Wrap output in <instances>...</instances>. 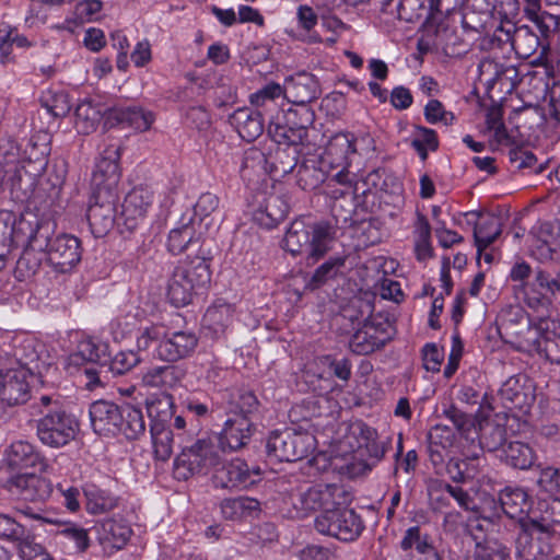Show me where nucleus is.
<instances>
[{"label": "nucleus", "instance_id": "f257e3e1", "mask_svg": "<svg viewBox=\"0 0 560 560\" xmlns=\"http://www.w3.org/2000/svg\"><path fill=\"white\" fill-rule=\"evenodd\" d=\"M66 362L70 373L82 370L86 378V388L93 390L106 384L109 373L115 376L126 374L140 362V359L133 351H119L112 358L107 343L85 338L78 342Z\"/></svg>", "mask_w": 560, "mask_h": 560}, {"label": "nucleus", "instance_id": "f03ea898", "mask_svg": "<svg viewBox=\"0 0 560 560\" xmlns=\"http://www.w3.org/2000/svg\"><path fill=\"white\" fill-rule=\"evenodd\" d=\"M31 415L38 416L36 434L50 447H61L71 442L79 431L77 418L62 406L59 396L42 395L32 405Z\"/></svg>", "mask_w": 560, "mask_h": 560}, {"label": "nucleus", "instance_id": "7ed1b4c3", "mask_svg": "<svg viewBox=\"0 0 560 560\" xmlns=\"http://www.w3.org/2000/svg\"><path fill=\"white\" fill-rule=\"evenodd\" d=\"M338 219L335 221H318L306 223L304 220H295L287 230L283 248L292 256L305 254L308 266L318 260L332 248L337 238Z\"/></svg>", "mask_w": 560, "mask_h": 560}, {"label": "nucleus", "instance_id": "20e7f679", "mask_svg": "<svg viewBox=\"0 0 560 560\" xmlns=\"http://www.w3.org/2000/svg\"><path fill=\"white\" fill-rule=\"evenodd\" d=\"M27 245L38 252H45L54 269L66 273L72 270L81 260V242L70 234L51 236L52 228L48 222L28 224Z\"/></svg>", "mask_w": 560, "mask_h": 560}, {"label": "nucleus", "instance_id": "39448f33", "mask_svg": "<svg viewBox=\"0 0 560 560\" xmlns=\"http://www.w3.org/2000/svg\"><path fill=\"white\" fill-rule=\"evenodd\" d=\"M210 281L209 259L203 256L188 257L173 267L167 281V296L174 306H186Z\"/></svg>", "mask_w": 560, "mask_h": 560}, {"label": "nucleus", "instance_id": "423d86ee", "mask_svg": "<svg viewBox=\"0 0 560 560\" xmlns=\"http://www.w3.org/2000/svg\"><path fill=\"white\" fill-rule=\"evenodd\" d=\"M443 416L448 419L460 434L463 459L454 464L457 475L453 476L456 482L472 479L485 466L486 459L479 444H476L478 431L475 419L459 410L455 405L443 409Z\"/></svg>", "mask_w": 560, "mask_h": 560}, {"label": "nucleus", "instance_id": "0eeeda50", "mask_svg": "<svg viewBox=\"0 0 560 560\" xmlns=\"http://www.w3.org/2000/svg\"><path fill=\"white\" fill-rule=\"evenodd\" d=\"M220 464V450L212 438H202L185 446L174 462V476L187 480L195 475H206Z\"/></svg>", "mask_w": 560, "mask_h": 560}, {"label": "nucleus", "instance_id": "6e6552de", "mask_svg": "<svg viewBox=\"0 0 560 560\" xmlns=\"http://www.w3.org/2000/svg\"><path fill=\"white\" fill-rule=\"evenodd\" d=\"M14 355L20 364L18 369H7L0 381V402L8 406L24 404L30 398L28 376L37 365L32 366L37 361V354L32 352L26 355H20L16 350Z\"/></svg>", "mask_w": 560, "mask_h": 560}, {"label": "nucleus", "instance_id": "1a4fd4ad", "mask_svg": "<svg viewBox=\"0 0 560 560\" xmlns=\"http://www.w3.org/2000/svg\"><path fill=\"white\" fill-rule=\"evenodd\" d=\"M315 529L342 541H353L363 532L361 516L352 509L338 506L335 511L320 513L314 521Z\"/></svg>", "mask_w": 560, "mask_h": 560}, {"label": "nucleus", "instance_id": "9d476101", "mask_svg": "<svg viewBox=\"0 0 560 560\" xmlns=\"http://www.w3.org/2000/svg\"><path fill=\"white\" fill-rule=\"evenodd\" d=\"M314 438L292 429L272 431L267 440V454L279 462H295L308 455Z\"/></svg>", "mask_w": 560, "mask_h": 560}, {"label": "nucleus", "instance_id": "9b49d317", "mask_svg": "<svg viewBox=\"0 0 560 560\" xmlns=\"http://www.w3.org/2000/svg\"><path fill=\"white\" fill-rule=\"evenodd\" d=\"M500 510L511 520H515L520 527L518 544H523L526 536V525L532 518L533 500L527 490L520 486H506L499 492Z\"/></svg>", "mask_w": 560, "mask_h": 560}, {"label": "nucleus", "instance_id": "f8f14e48", "mask_svg": "<svg viewBox=\"0 0 560 560\" xmlns=\"http://www.w3.org/2000/svg\"><path fill=\"white\" fill-rule=\"evenodd\" d=\"M528 345L551 363L560 364V323L541 318L535 326H528Z\"/></svg>", "mask_w": 560, "mask_h": 560}, {"label": "nucleus", "instance_id": "ddd939ff", "mask_svg": "<svg viewBox=\"0 0 560 560\" xmlns=\"http://www.w3.org/2000/svg\"><path fill=\"white\" fill-rule=\"evenodd\" d=\"M354 136L349 132H341L335 135L329 141L326 148V154L328 159L332 161V164H328V167H341L339 172L334 174L330 182H335L339 185L351 187L353 184V176L347 171L350 162L349 156L357 152L354 145Z\"/></svg>", "mask_w": 560, "mask_h": 560}, {"label": "nucleus", "instance_id": "4468645a", "mask_svg": "<svg viewBox=\"0 0 560 560\" xmlns=\"http://www.w3.org/2000/svg\"><path fill=\"white\" fill-rule=\"evenodd\" d=\"M555 525H560V499L538 501L527 522L524 544H529L534 538L540 540L549 537Z\"/></svg>", "mask_w": 560, "mask_h": 560}, {"label": "nucleus", "instance_id": "2eb2a0df", "mask_svg": "<svg viewBox=\"0 0 560 560\" xmlns=\"http://www.w3.org/2000/svg\"><path fill=\"white\" fill-rule=\"evenodd\" d=\"M94 201L90 205L86 218L94 233L104 234L109 231L115 222L117 212V194L115 190L96 188Z\"/></svg>", "mask_w": 560, "mask_h": 560}, {"label": "nucleus", "instance_id": "dca6fc26", "mask_svg": "<svg viewBox=\"0 0 560 560\" xmlns=\"http://www.w3.org/2000/svg\"><path fill=\"white\" fill-rule=\"evenodd\" d=\"M524 298L530 308L547 307L560 295L558 273L552 277L541 268H536L533 279L524 285Z\"/></svg>", "mask_w": 560, "mask_h": 560}, {"label": "nucleus", "instance_id": "f3484780", "mask_svg": "<svg viewBox=\"0 0 560 560\" xmlns=\"http://www.w3.org/2000/svg\"><path fill=\"white\" fill-rule=\"evenodd\" d=\"M197 345L198 337L192 331L178 330L168 335L163 331V338L152 354L162 361L176 362L192 354Z\"/></svg>", "mask_w": 560, "mask_h": 560}, {"label": "nucleus", "instance_id": "a211bd4d", "mask_svg": "<svg viewBox=\"0 0 560 560\" xmlns=\"http://www.w3.org/2000/svg\"><path fill=\"white\" fill-rule=\"evenodd\" d=\"M352 433L361 436L354 458L362 462L360 471L368 472L382 460L386 452V446L383 442L375 440V430L364 423L353 425Z\"/></svg>", "mask_w": 560, "mask_h": 560}, {"label": "nucleus", "instance_id": "6ab92c4d", "mask_svg": "<svg viewBox=\"0 0 560 560\" xmlns=\"http://www.w3.org/2000/svg\"><path fill=\"white\" fill-rule=\"evenodd\" d=\"M120 147L117 142L107 144L96 160L93 178L97 188L114 190L118 183Z\"/></svg>", "mask_w": 560, "mask_h": 560}, {"label": "nucleus", "instance_id": "aec40b11", "mask_svg": "<svg viewBox=\"0 0 560 560\" xmlns=\"http://www.w3.org/2000/svg\"><path fill=\"white\" fill-rule=\"evenodd\" d=\"M506 408L526 410L535 401L534 385L525 375L518 374L508 378L499 390Z\"/></svg>", "mask_w": 560, "mask_h": 560}, {"label": "nucleus", "instance_id": "412c9836", "mask_svg": "<svg viewBox=\"0 0 560 560\" xmlns=\"http://www.w3.org/2000/svg\"><path fill=\"white\" fill-rule=\"evenodd\" d=\"M9 490L24 501H44L51 491V483L34 472L18 474L9 480Z\"/></svg>", "mask_w": 560, "mask_h": 560}, {"label": "nucleus", "instance_id": "4be33fe9", "mask_svg": "<svg viewBox=\"0 0 560 560\" xmlns=\"http://www.w3.org/2000/svg\"><path fill=\"white\" fill-rule=\"evenodd\" d=\"M328 164L332 161L328 155L312 154L302 160L298 165L296 184L306 191L318 188L328 178Z\"/></svg>", "mask_w": 560, "mask_h": 560}, {"label": "nucleus", "instance_id": "5701e85b", "mask_svg": "<svg viewBox=\"0 0 560 560\" xmlns=\"http://www.w3.org/2000/svg\"><path fill=\"white\" fill-rule=\"evenodd\" d=\"M258 474V470L250 471L244 460L234 459L215 469L213 483L222 489H244L255 483L254 475Z\"/></svg>", "mask_w": 560, "mask_h": 560}, {"label": "nucleus", "instance_id": "b1692460", "mask_svg": "<svg viewBox=\"0 0 560 560\" xmlns=\"http://www.w3.org/2000/svg\"><path fill=\"white\" fill-rule=\"evenodd\" d=\"M389 340L388 334L382 325H375L373 322H364L350 338V350L359 355H368L383 348Z\"/></svg>", "mask_w": 560, "mask_h": 560}, {"label": "nucleus", "instance_id": "393cba45", "mask_svg": "<svg viewBox=\"0 0 560 560\" xmlns=\"http://www.w3.org/2000/svg\"><path fill=\"white\" fill-rule=\"evenodd\" d=\"M282 88L285 90L284 97L298 106H307L320 94L317 79L306 72L289 78Z\"/></svg>", "mask_w": 560, "mask_h": 560}, {"label": "nucleus", "instance_id": "a878e982", "mask_svg": "<svg viewBox=\"0 0 560 560\" xmlns=\"http://www.w3.org/2000/svg\"><path fill=\"white\" fill-rule=\"evenodd\" d=\"M153 196L148 188L136 187L127 194L121 205V219L128 230L137 228L140 221H142L151 207Z\"/></svg>", "mask_w": 560, "mask_h": 560}, {"label": "nucleus", "instance_id": "bb28decb", "mask_svg": "<svg viewBox=\"0 0 560 560\" xmlns=\"http://www.w3.org/2000/svg\"><path fill=\"white\" fill-rule=\"evenodd\" d=\"M202 231L197 221L184 214L178 225L172 229L167 237V249L173 255H179L190 247L200 245Z\"/></svg>", "mask_w": 560, "mask_h": 560}, {"label": "nucleus", "instance_id": "cd10ccee", "mask_svg": "<svg viewBox=\"0 0 560 560\" xmlns=\"http://www.w3.org/2000/svg\"><path fill=\"white\" fill-rule=\"evenodd\" d=\"M252 421L246 417L229 418L219 436L212 438L221 451H237L250 439Z\"/></svg>", "mask_w": 560, "mask_h": 560}, {"label": "nucleus", "instance_id": "c85d7f7f", "mask_svg": "<svg viewBox=\"0 0 560 560\" xmlns=\"http://www.w3.org/2000/svg\"><path fill=\"white\" fill-rule=\"evenodd\" d=\"M121 406L112 401L97 400L90 406L91 424L95 433L101 435L118 434Z\"/></svg>", "mask_w": 560, "mask_h": 560}, {"label": "nucleus", "instance_id": "c756f323", "mask_svg": "<svg viewBox=\"0 0 560 560\" xmlns=\"http://www.w3.org/2000/svg\"><path fill=\"white\" fill-rule=\"evenodd\" d=\"M230 122L238 136L247 142H252L261 136L265 128L262 112L249 107L236 109L230 116Z\"/></svg>", "mask_w": 560, "mask_h": 560}, {"label": "nucleus", "instance_id": "7c9ffc66", "mask_svg": "<svg viewBox=\"0 0 560 560\" xmlns=\"http://www.w3.org/2000/svg\"><path fill=\"white\" fill-rule=\"evenodd\" d=\"M5 457L11 468L26 469L38 467L43 469L46 466L40 453L33 444L26 441L13 442L7 450Z\"/></svg>", "mask_w": 560, "mask_h": 560}, {"label": "nucleus", "instance_id": "2f4dec72", "mask_svg": "<svg viewBox=\"0 0 560 560\" xmlns=\"http://www.w3.org/2000/svg\"><path fill=\"white\" fill-rule=\"evenodd\" d=\"M500 459L514 469L527 470L536 462L533 447L524 442L512 441L501 450Z\"/></svg>", "mask_w": 560, "mask_h": 560}, {"label": "nucleus", "instance_id": "473e14b6", "mask_svg": "<svg viewBox=\"0 0 560 560\" xmlns=\"http://www.w3.org/2000/svg\"><path fill=\"white\" fill-rule=\"evenodd\" d=\"M110 118L137 131L148 130L155 119L152 112L139 106L115 107L110 110Z\"/></svg>", "mask_w": 560, "mask_h": 560}, {"label": "nucleus", "instance_id": "72a5a7b5", "mask_svg": "<svg viewBox=\"0 0 560 560\" xmlns=\"http://www.w3.org/2000/svg\"><path fill=\"white\" fill-rule=\"evenodd\" d=\"M268 133L275 142L280 145H287L285 149L289 150H300V145L303 147L308 143V135L306 131L299 129V127L293 126L285 120L283 124L270 122L268 127Z\"/></svg>", "mask_w": 560, "mask_h": 560}, {"label": "nucleus", "instance_id": "f704fd0d", "mask_svg": "<svg viewBox=\"0 0 560 560\" xmlns=\"http://www.w3.org/2000/svg\"><path fill=\"white\" fill-rule=\"evenodd\" d=\"M85 508L90 514H103L118 505V497L94 483H86L83 488Z\"/></svg>", "mask_w": 560, "mask_h": 560}, {"label": "nucleus", "instance_id": "c9c22d12", "mask_svg": "<svg viewBox=\"0 0 560 560\" xmlns=\"http://www.w3.org/2000/svg\"><path fill=\"white\" fill-rule=\"evenodd\" d=\"M289 213V205L284 198L272 195L266 199L265 206L255 212V220L266 229H272L282 222Z\"/></svg>", "mask_w": 560, "mask_h": 560}, {"label": "nucleus", "instance_id": "e433bc0d", "mask_svg": "<svg viewBox=\"0 0 560 560\" xmlns=\"http://www.w3.org/2000/svg\"><path fill=\"white\" fill-rule=\"evenodd\" d=\"M118 433L128 440H136L145 432V420L140 407L129 404L121 405Z\"/></svg>", "mask_w": 560, "mask_h": 560}, {"label": "nucleus", "instance_id": "4c0bfd02", "mask_svg": "<svg viewBox=\"0 0 560 560\" xmlns=\"http://www.w3.org/2000/svg\"><path fill=\"white\" fill-rule=\"evenodd\" d=\"M220 509L225 520L241 521L257 515L260 511V503L253 498L240 497L224 499L220 503Z\"/></svg>", "mask_w": 560, "mask_h": 560}, {"label": "nucleus", "instance_id": "58836bf2", "mask_svg": "<svg viewBox=\"0 0 560 560\" xmlns=\"http://www.w3.org/2000/svg\"><path fill=\"white\" fill-rule=\"evenodd\" d=\"M454 443V432L443 425H435L429 433L428 451L434 465L442 464Z\"/></svg>", "mask_w": 560, "mask_h": 560}, {"label": "nucleus", "instance_id": "ea45409f", "mask_svg": "<svg viewBox=\"0 0 560 560\" xmlns=\"http://www.w3.org/2000/svg\"><path fill=\"white\" fill-rule=\"evenodd\" d=\"M284 93L285 90H283L282 85L277 82H269L250 94L249 103L255 107V110L269 115L277 109V100L284 97Z\"/></svg>", "mask_w": 560, "mask_h": 560}, {"label": "nucleus", "instance_id": "a19ab883", "mask_svg": "<svg viewBox=\"0 0 560 560\" xmlns=\"http://www.w3.org/2000/svg\"><path fill=\"white\" fill-rule=\"evenodd\" d=\"M183 372L175 365L154 366L149 369L142 376L145 386L158 388H173L182 380Z\"/></svg>", "mask_w": 560, "mask_h": 560}, {"label": "nucleus", "instance_id": "79ce46f5", "mask_svg": "<svg viewBox=\"0 0 560 560\" xmlns=\"http://www.w3.org/2000/svg\"><path fill=\"white\" fill-rule=\"evenodd\" d=\"M539 47H541L542 52L547 49V45L529 26H517V31H515L514 34L512 49L518 57L527 59L532 57Z\"/></svg>", "mask_w": 560, "mask_h": 560}, {"label": "nucleus", "instance_id": "37998d69", "mask_svg": "<svg viewBox=\"0 0 560 560\" xmlns=\"http://www.w3.org/2000/svg\"><path fill=\"white\" fill-rule=\"evenodd\" d=\"M478 439L476 444H479L482 453L485 451L494 452L500 451L505 446L506 430L503 425L494 422H486L477 425Z\"/></svg>", "mask_w": 560, "mask_h": 560}, {"label": "nucleus", "instance_id": "c03bdc74", "mask_svg": "<svg viewBox=\"0 0 560 560\" xmlns=\"http://www.w3.org/2000/svg\"><path fill=\"white\" fill-rule=\"evenodd\" d=\"M233 313L232 305L218 302L207 308L202 318V325L218 335L223 332L232 323Z\"/></svg>", "mask_w": 560, "mask_h": 560}, {"label": "nucleus", "instance_id": "a18cd8bd", "mask_svg": "<svg viewBox=\"0 0 560 560\" xmlns=\"http://www.w3.org/2000/svg\"><path fill=\"white\" fill-rule=\"evenodd\" d=\"M228 405L229 412L233 413L234 418L246 417L249 419V416L258 410L259 401L253 392L237 388L231 392Z\"/></svg>", "mask_w": 560, "mask_h": 560}, {"label": "nucleus", "instance_id": "49530a36", "mask_svg": "<svg viewBox=\"0 0 560 560\" xmlns=\"http://www.w3.org/2000/svg\"><path fill=\"white\" fill-rule=\"evenodd\" d=\"M501 234L499 218L493 215L481 217L475 222L474 237L478 252H482Z\"/></svg>", "mask_w": 560, "mask_h": 560}, {"label": "nucleus", "instance_id": "de8ad7c7", "mask_svg": "<svg viewBox=\"0 0 560 560\" xmlns=\"http://www.w3.org/2000/svg\"><path fill=\"white\" fill-rule=\"evenodd\" d=\"M131 529L122 522L105 520L100 526V539L113 548L120 549L129 540Z\"/></svg>", "mask_w": 560, "mask_h": 560}, {"label": "nucleus", "instance_id": "09e8293b", "mask_svg": "<svg viewBox=\"0 0 560 560\" xmlns=\"http://www.w3.org/2000/svg\"><path fill=\"white\" fill-rule=\"evenodd\" d=\"M477 377H479L477 370H469L462 375L456 396L460 402L475 406L482 401L485 397L483 387L478 383Z\"/></svg>", "mask_w": 560, "mask_h": 560}, {"label": "nucleus", "instance_id": "8fccbe9b", "mask_svg": "<svg viewBox=\"0 0 560 560\" xmlns=\"http://www.w3.org/2000/svg\"><path fill=\"white\" fill-rule=\"evenodd\" d=\"M399 545L404 551L415 549V551L410 552L413 555H424L435 550L429 534L423 533L417 525L405 530Z\"/></svg>", "mask_w": 560, "mask_h": 560}, {"label": "nucleus", "instance_id": "3c124183", "mask_svg": "<svg viewBox=\"0 0 560 560\" xmlns=\"http://www.w3.org/2000/svg\"><path fill=\"white\" fill-rule=\"evenodd\" d=\"M147 411L151 424L161 423L167 425L174 416V400L168 394H162L147 401Z\"/></svg>", "mask_w": 560, "mask_h": 560}, {"label": "nucleus", "instance_id": "603ef678", "mask_svg": "<svg viewBox=\"0 0 560 560\" xmlns=\"http://www.w3.org/2000/svg\"><path fill=\"white\" fill-rule=\"evenodd\" d=\"M75 128L79 132H93L102 119V114L90 101L81 102L74 112Z\"/></svg>", "mask_w": 560, "mask_h": 560}, {"label": "nucleus", "instance_id": "864d4df0", "mask_svg": "<svg viewBox=\"0 0 560 560\" xmlns=\"http://www.w3.org/2000/svg\"><path fill=\"white\" fill-rule=\"evenodd\" d=\"M508 10L504 12V20L501 21V24L494 30L492 36V43H498V46L510 45L514 42V34L517 31V26L509 20V15H516L518 11L517 1L516 0H506Z\"/></svg>", "mask_w": 560, "mask_h": 560}, {"label": "nucleus", "instance_id": "5fc2aeb1", "mask_svg": "<svg viewBox=\"0 0 560 560\" xmlns=\"http://www.w3.org/2000/svg\"><path fill=\"white\" fill-rule=\"evenodd\" d=\"M155 457L160 460H167L172 455L173 433L167 425L161 423L150 424Z\"/></svg>", "mask_w": 560, "mask_h": 560}, {"label": "nucleus", "instance_id": "6e6d98bb", "mask_svg": "<svg viewBox=\"0 0 560 560\" xmlns=\"http://www.w3.org/2000/svg\"><path fill=\"white\" fill-rule=\"evenodd\" d=\"M345 265V258L336 256L330 257L320 266H318L312 275L308 287L311 289H317L325 284L328 280L337 276L339 269Z\"/></svg>", "mask_w": 560, "mask_h": 560}, {"label": "nucleus", "instance_id": "4d7b16f0", "mask_svg": "<svg viewBox=\"0 0 560 560\" xmlns=\"http://www.w3.org/2000/svg\"><path fill=\"white\" fill-rule=\"evenodd\" d=\"M56 535L73 541L77 552H85L90 547L88 529L75 523L67 522L60 524Z\"/></svg>", "mask_w": 560, "mask_h": 560}, {"label": "nucleus", "instance_id": "13d9d810", "mask_svg": "<svg viewBox=\"0 0 560 560\" xmlns=\"http://www.w3.org/2000/svg\"><path fill=\"white\" fill-rule=\"evenodd\" d=\"M15 545L21 560H54L46 549L35 541L28 530Z\"/></svg>", "mask_w": 560, "mask_h": 560}, {"label": "nucleus", "instance_id": "bf43d9fd", "mask_svg": "<svg viewBox=\"0 0 560 560\" xmlns=\"http://www.w3.org/2000/svg\"><path fill=\"white\" fill-rule=\"evenodd\" d=\"M301 150H289L285 148H278L275 152L273 161L271 162V172L284 177L298 167L299 155Z\"/></svg>", "mask_w": 560, "mask_h": 560}, {"label": "nucleus", "instance_id": "052dcab7", "mask_svg": "<svg viewBox=\"0 0 560 560\" xmlns=\"http://www.w3.org/2000/svg\"><path fill=\"white\" fill-rule=\"evenodd\" d=\"M411 147L418 152L422 160H425L428 150L435 151L439 148L436 132L433 129L417 126L411 140Z\"/></svg>", "mask_w": 560, "mask_h": 560}, {"label": "nucleus", "instance_id": "680f3d73", "mask_svg": "<svg viewBox=\"0 0 560 560\" xmlns=\"http://www.w3.org/2000/svg\"><path fill=\"white\" fill-rule=\"evenodd\" d=\"M472 560H510V550L498 542H477Z\"/></svg>", "mask_w": 560, "mask_h": 560}, {"label": "nucleus", "instance_id": "e2e57ef3", "mask_svg": "<svg viewBox=\"0 0 560 560\" xmlns=\"http://www.w3.org/2000/svg\"><path fill=\"white\" fill-rule=\"evenodd\" d=\"M219 207V198L211 192H203L194 206V213L190 215L197 221V226L201 229L202 222L211 215Z\"/></svg>", "mask_w": 560, "mask_h": 560}, {"label": "nucleus", "instance_id": "0e129e2a", "mask_svg": "<svg viewBox=\"0 0 560 560\" xmlns=\"http://www.w3.org/2000/svg\"><path fill=\"white\" fill-rule=\"evenodd\" d=\"M27 532L25 526L15 521L11 515L0 513V539L15 544Z\"/></svg>", "mask_w": 560, "mask_h": 560}, {"label": "nucleus", "instance_id": "69168bd1", "mask_svg": "<svg viewBox=\"0 0 560 560\" xmlns=\"http://www.w3.org/2000/svg\"><path fill=\"white\" fill-rule=\"evenodd\" d=\"M510 161L515 164L516 168H529L535 174H540L545 170V164H537V158L527 150L512 149L509 153Z\"/></svg>", "mask_w": 560, "mask_h": 560}, {"label": "nucleus", "instance_id": "338daca9", "mask_svg": "<svg viewBox=\"0 0 560 560\" xmlns=\"http://www.w3.org/2000/svg\"><path fill=\"white\" fill-rule=\"evenodd\" d=\"M285 121L293 126L303 129L308 135V127H311L315 119L314 112L308 106H298L294 109H289L284 115Z\"/></svg>", "mask_w": 560, "mask_h": 560}, {"label": "nucleus", "instance_id": "774afa93", "mask_svg": "<svg viewBox=\"0 0 560 560\" xmlns=\"http://www.w3.org/2000/svg\"><path fill=\"white\" fill-rule=\"evenodd\" d=\"M538 486L551 494L560 492V468L548 466L540 470Z\"/></svg>", "mask_w": 560, "mask_h": 560}]
</instances>
